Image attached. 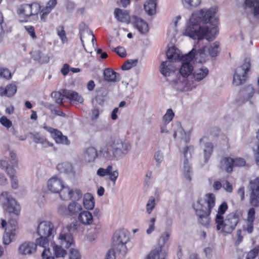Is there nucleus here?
Returning <instances> with one entry per match:
<instances>
[{
	"label": "nucleus",
	"instance_id": "nucleus-2",
	"mask_svg": "<svg viewBox=\"0 0 259 259\" xmlns=\"http://www.w3.org/2000/svg\"><path fill=\"white\" fill-rule=\"evenodd\" d=\"M196 54V50L192 49L185 55L181 61L179 72L181 77L170 81L171 86L180 92H187L195 88L197 84L194 81H189V77L192 76L194 67L191 63Z\"/></svg>",
	"mask_w": 259,
	"mask_h": 259
},
{
	"label": "nucleus",
	"instance_id": "nucleus-15",
	"mask_svg": "<svg viewBox=\"0 0 259 259\" xmlns=\"http://www.w3.org/2000/svg\"><path fill=\"white\" fill-rule=\"evenodd\" d=\"M193 146H186L184 151L185 160L183 163V172L186 179L189 182L191 181V175L192 174V169L189 162V159L191 157L192 152L193 151Z\"/></svg>",
	"mask_w": 259,
	"mask_h": 259
},
{
	"label": "nucleus",
	"instance_id": "nucleus-42",
	"mask_svg": "<svg viewBox=\"0 0 259 259\" xmlns=\"http://www.w3.org/2000/svg\"><path fill=\"white\" fill-rule=\"evenodd\" d=\"M172 130L173 131V137L175 139L176 138L178 134L180 135L182 139L186 135V133L179 122H176L172 124Z\"/></svg>",
	"mask_w": 259,
	"mask_h": 259
},
{
	"label": "nucleus",
	"instance_id": "nucleus-25",
	"mask_svg": "<svg viewBox=\"0 0 259 259\" xmlns=\"http://www.w3.org/2000/svg\"><path fill=\"white\" fill-rule=\"evenodd\" d=\"M209 70L205 67H202L200 68L195 70L190 77L191 80L189 81H194L197 85V82L204 79L208 74Z\"/></svg>",
	"mask_w": 259,
	"mask_h": 259
},
{
	"label": "nucleus",
	"instance_id": "nucleus-46",
	"mask_svg": "<svg viewBox=\"0 0 259 259\" xmlns=\"http://www.w3.org/2000/svg\"><path fill=\"white\" fill-rule=\"evenodd\" d=\"M52 97L58 104L63 105L64 95L63 90L59 92H54L51 94Z\"/></svg>",
	"mask_w": 259,
	"mask_h": 259
},
{
	"label": "nucleus",
	"instance_id": "nucleus-27",
	"mask_svg": "<svg viewBox=\"0 0 259 259\" xmlns=\"http://www.w3.org/2000/svg\"><path fill=\"white\" fill-rule=\"evenodd\" d=\"M64 97L69 99L71 102L82 103L83 99L77 92L68 90H63Z\"/></svg>",
	"mask_w": 259,
	"mask_h": 259
},
{
	"label": "nucleus",
	"instance_id": "nucleus-28",
	"mask_svg": "<svg viewBox=\"0 0 259 259\" xmlns=\"http://www.w3.org/2000/svg\"><path fill=\"white\" fill-rule=\"evenodd\" d=\"M101 229L100 224H94L91 225L89 229H88L86 237L88 241L92 242L95 240L98 236V234Z\"/></svg>",
	"mask_w": 259,
	"mask_h": 259
},
{
	"label": "nucleus",
	"instance_id": "nucleus-8",
	"mask_svg": "<svg viewBox=\"0 0 259 259\" xmlns=\"http://www.w3.org/2000/svg\"><path fill=\"white\" fill-rule=\"evenodd\" d=\"M110 146L113 149V155L116 160L124 157L131 149L130 143L126 140L121 139L114 140Z\"/></svg>",
	"mask_w": 259,
	"mask_h": 259
},
{
	"label": "nucleus",
	"instance_id": "nucleus-64",
	"mask_svg": "<svg viewBox=\"0 0 259 259\" xmlns=\"http://www.w3.org/2000/svg\"><path fill=\"white\" fill-rule=\"evenodd\" d=\"M256 149H253L254 156L255 159L256 164L259 166V142L255 144Z\"/></svg>",
	"mask_w": 259,
	"mask_h": 259
},
{
	"label": "nucleus",
	"instance_id": "nucleus-17",
	"mask_svg": "<svg viewBox=\"0 0 259 259\" xmlns=\"http://www.w3.org/2000/svg\"><path fill=\"white\" fill-rule=\"evenodd\" d=\"M97 175L100 177L109 176V180L113 182V185H114L118 177L119 173L116 169L113 170V166L111 165H109L106 168H99L97 171Z\"/></svg>",
	"mask_w": 259,
	"mask_h": 259
},
{
	"label": "nucleus",
	"instance_id": "nucleus-47",
	"mask_svg": "<svg viewBox=\"0 0 259 259\" xmlns=\"http://www.w3.org/2000/svg\"><path fill=\"white\" fill-rule=\"evenodd\" d=\"M170 235V231H165L163 232L158 240V247H161L162 248L164 244L168 240Z\"/></svg>",
	"mask_w": 259,
	"mask_h": 259
},
{
	"label": "nucleus",
	"instance_id": "nucleus-12",
	"mask_svg": "<svg viewBox=\"0 0 259 259\" xmlns=\"http://www.w3.org/2000/svg\"><path fill=\"white\" fill-rule=\"evenodd\" d=\"M4 198L6 202L4 203V206L7 212L18 215L20 211V205L17 201L11 197L7 192H3L1 194V199Z\"/></svg>",
	"mask_w": 259,
	"mask_h": 259
},
{
	"label": "nucleus",
	"instance_id": "nucleus-63",
	"mask_svg": "<svg viewBox=\"0 0 259 259\" xmlns=\"http://www.w3.org/2000/svg\"><path fill=\"white\" fill-rule=\"evenodd\" d=\"M113 51L116 52L120 57H124L126 56V51L124 48L121 47H117L114 48Z\"/></svg>",
	"mask_w": 259,
	"mask_h": 259
},
{
	"label": "nucleus",
	"instance_id": "nucleus-16",
	"mask_svg": "<svg viewBox=\"0 0 259 259\" xmlns=\"http://www.w3.org/2000/svg\"><path fill=\"white\" fill-rule=\"evenodd\" d=\"M48 188L53 193H58L60 191H62L60 193V197L63 200L65 199V194L62 193V192L64 188H67V187L64 186L62 180L56 177L51 178L48 181Z\"/></svg>",
	"mask_w": 259,
	"mask_h": 259
},
{
	"label": "nucleus",
	"instance_id": "nucleus-38",
	"mask_svg": "<svg viewBox=\"0 0 259 259\" xmlns=\"http://www.w3.org/2000/svg\"><path fill=\"white\" fill-rule=\"evenodd\" d=\"M33 142L35 143H40L44 147L52 146L53 144L50 143L39 133H31Z\"/></svg>",
	"mask_w": 259,
	"mask_h": 259
},
{
	"label": "nucleus",
	"instance_id": "nucleus-26",
	"mask_svg": "<svg viewBox=\"0 0 259 259\" xmlns=\"http://www.w3.org/2000/svg\"><path fill=\"white\" fill-rule=\"evenodd\" d=\"M103 76L105 80L109 82H116L121 79L120 75L110 68L104 70Z\"/></svg>",
	"mask_w": 259,
	"mask_h": 259
},
{
	"label": "nucleus",
	"instance_id": "nucleus-36",
	"mask_svg": "<svg viewBox=\"0 0 259 259\" xmlns=\"http://www.w3.org/2000/svg\"><path fill=\"white\" fill-rule=\"evenodd\" d=\"M206 51L211 57H216L220 52L219 42L215 41L211 44L208 48L205 47L201 50V52Z\"/></svg>",
	"mask_w": 259,
	"mask_h": 259
},
{
	"label": "nucleus",
	"instance_id": "nucleus-54",
	"mask_svg": "<svg viewBox=\"0 0 259 259\" xmlns=\"http://www.w3.org/2000/svg\"><path fill=\"white\" fill-rule=\"evenodd\" d=\"M57 34L63 43L67 41L66 33L62 26H60L57 29Z\"/></svg>",
	"mask_w": 259,
	"mask_h": 259
},
{
	"label": "nucleus",
	"instance_id": "nucleus-59",
	"mask_svg": "<svg viewBox=\"0 0 259 259\" xmlns=\"http://www.w3.org/2000/svg\"><path fill=\"white\" fill-rule=\"evenodd\" d=\"M0 123L5 127L10 128L12 125V121L6 116H2L0 118Z\"/></svg>",
	"mask_w": 259,
	"mask_h": 259
},
{
	"label": "nucleus",
	"instance_id": "nucleus-30",
	"mask_svg": "<svg viewBox=\"0 0 259 259\" xmlns=\"http://www.w3.org/2000/svg\"><path fill=\"white\" fill-rule=\"evenodd\" d=\"M114 14L115 18L119 22L128 24L130 22V17L129 14L126 11L116 8L114 10Z\"/></svg>",
	"mask_w": 259,
	"mask_h": 259
},
{
	"label": "nucleus",
	"instance_id": "nucleus-14",
	"mask_svg": "<svg viewBox=\"0 0 259 259\" xmlns=\"http://www.w3.org/2000/svg\"><path fill=\"white\" fill-rule=\"evenodd\" d=\"M8 224L9 227L6 228L3 236V243L5 245H8L14 240L18 233L17 222L16 220L10 219Z\"/></svg>",
	"mask_w": 259,
	"mask_h": 259
},
{
	"label": "nucleus",
	"instance_id": "nucleus-34",
	"mask_svg": "<svg viewBox=\"0 0 259 259\" xmlns=\"http://www.w3.org/2000/svg\"><path fill=\"white\" fill-rule=\"evenodd\" d=\"M17 92V87L13 84H9L6 88L0 87V96L8 97L13 96Z\"/></svg>",
	"mask_w": 259,
	"mask_h": 259
},
{
	"label": "nucleus",
	"instance_id": "nucleus-40",
	"mask_svg": "<svg viewBox=\"0 0 259 259\" xmlns=\"http://www.w3.org/2000/svg\"><path fill=\"white\" fill-rule=\"evenodd\" d=\"M98 152L96 148L93 147L88 148L85 152V157L89 162H93L98 156Z\"/></svg>",
	"mask_w": 259,
	"mask_h": 259
},
{
	"label": "nucleus",
	"instance_id": "nucleus-53",
	"mask_svg": "<svg viewBox=\"0 0 259 259\" xmlns=\"http://www.w3.org/2000/svg\"><path fill=\"white\" fill-rule=\"evenodd\" d=\"M57 4V0H50L47 4L46 6L42 9L46 11L47 13H50L55 7Z\"/></svg>",
	"mask_w": 259,
	"mask_h": 259
},
{
	"label": "nucleus",
	"instance_id": "nucleus-6",
	"mask_svg": "<svg viewBox=\"0 0 259 259\" xmlns=\"http://www.w3.org/2000/svg\"><path fill=\"white\" fill-rule=\"evenodd\" d=\"M56 233L53 224L48 221L40 222L37 227V234L39 236L36 239L37 245L40 246L45 247L51 241Z\"/></svg>",
	"mask_w": 259,
	"mask_h": 259
},
{
	"label": "nucleus",
	"instance_id": "nucleus-58",
	"mask_svg": "<svg viewBox=\"0 0 259 259\" xmlns=\"http://www.w3.org/2000/svg\"><path fill=\"white\" fill-rule=\"evenodd\" d=\"M46 246L47 245L44 247L45 248L41 254L42 259H54V257L52 255L51 252H50V248H47Z\"/></svg>",
	"mask_w": 259,
	"mask_h": 259
},
{
	"label": "nucleus",
	"instance_id": "nucleus-35",
	"mask_svg": "<svg viewBox=\"0 0 259 259\" xmlns=\"http://www.w3.org/2000/svg\"><path fill=\"white\" fill-rule=\"evenodd\" d=\"M165 253L162 251L161 247H158L152 250L147 255L146 259H165Z\"/></svg>",
	"mask_w": 259,
	"mask_h": 259
},
{
	"label": "nucleus",
	"instance_id": "nucleus-22",
	"mask_svg": "<svg viewBox=\"0 0 259 259\" xmlns=\"http://www.w3.org/2000/svg\"><path fill=\"white\" fill-rule=\"evenodd\" d=\"M242 6L244 10L252 12L253 17L259 19V0H244Z\"/></svg>",
	"mask_w": 259,
	"mask_h": 259
},
{
	"label": "nucleus",
	"instance_id": "nucleus-37",
	"mask_svg": "<svg viewBox=\"0 0 259 259\" xmlns=\"http://www.w3.org/2000/svg\"><path fill=\"white\" fill-rule=\"evenodd\" d=\"M83 204L86 209H93L95 206L93 196L91 193H86L83 196Z\"/></svg>",
	"mask_w": 259,
	"mask_h": 259
},
{
	"label": "nucleus",
	"instance_id": "nucleus-21",
	"mask_svg": "<svg viewBox=\"0 0 259 259\" xmlns=\"http://www.w3.org/2000/svg\"><path fill=\"white\" fill-rule=\"evenodd\" d=\"M37 244L32 241H24L20 245L18 252L22 255H31L36 251Z\"/></svg>",
	"mask_w": 259,
	"mask_h": 259
},
{
	"label": "nucleus",
	"instance_id": "nucleus-43",
	"mask_svg": "<svg viewBox=\"0 0 259 259\" xmlns=\"http://www.w3.org/2000/svg\"><path fill=\"white\" fill-rule=\"evenodd\" d=\"M57 169L60 171V172L68 174L73 173L72 165L69 162H63L58 164L57 165Z\"/></svg>",
	"mask_w": 259,
	"mask_h": 259
},
{
	"label": "nucleus",
	"instance_id": "nucleus-56",
	"mask_svg": "<svg viewBox=\"0 0 259 259\" xmlns=\"http://www.w3.org/2000/svg\"><path fill=\"white\" fill-rule=\"evenodd\" d=\"M259 252V247H256L251 250L247 254L246 259H254L258 254Z\"/></svg>",
	"mask_w": 259,
	"mask_h": 259
},
{
	"label": "nucleus",
	"instance_id": "nucleus-48",
	"mask_svg": "<svg viewBox=\"0 0 259 259\" xmlns=\"http://www.w3.org/2000/svg\"><path fill=\"white\" fill-rule=\"evenodd\" d=\"M155 198L153 196H151L146 205V210L148 214H150L151 213L155 207Z\"/></svg>",
	"mask_w": 259,
	"mask_h": 259
},
{
	"label": "nucleus",
	"instance_id": "nucleus-49",
	"mask_svg": "<svg viewBox=\"0 0 259 259\" xmlns=\"http://www.w3.org/2000/svg\"><path fill=\"white\" fill-rule=\"evenodd\" d=\"M63 247L56 245L54 247V251L56 257H64L67 253L66 250L63 248Z\"/></svg>",
	"mask_w": 259,
	"mask_h": 259
},
{
	"label": "nucleus",
	"instance_id": "nucleus-31",
	"mask_svg": "<svg viewBox=\"0 0 259 259\" xmlns=\"http://www.w3.org/2000/svg\"><path fill=\"white\" fill-rule=\"evenodd\" d=\"M78 221L84 225H93V217L89 211H83L79 213L78 217Z\"/></svg>",
	"mask_w": 259,
	"mask_h": 259
},
{
	"label": "nucleus",
	"instance_id": "nucleus-9",
	"mask_svg": "<svg viewBox=\"0 0 259 259\" xmlns=\"http://www.w3.org/2000/svg\"><path fill=\"white\" fill-rule=\"evenodd\" d=\"M241 216L242 212L239 209L228 214L225 220L223 219V223L221 226L222 231L227 234L232 233L235 229Z\"/></svg>",
	"mask_w": 259,
	"mask_h": 259
},
{
	"label": "nucleus",
	"instance_id": "nucleus-52",
	"mask_svg": "<svg viewBox=\"0 0 259 259\" xmlns=\"http://www.w3.org/2000/svg\"><path fill=\"white\" fill-rule=\"evenodd\" d=\"M154 159L156 162V167H160V164L163 160V155L162 152L160 151H156L154 154Z\"/></svg>",
	"mask_w": 259,
	"mask_h": 259
},
{
	"label": "nucleus",
	"instance_id": "nucleus-39",
	"mask_svg": "<svg viewBox=\"0 0 259 259\" xmlns=\"http://www.w3.org/2000/svg\"><path fill=\"white\" fill-rule=\"evenodd\" d=\"M32 58L34 60L40 63H48L50 60L49 57L47 55L42 54L39 50L36 51L33 53Z\"/></svg>",
	"mask_w": 259,
	"mask_h": 259
},
{
	"label": "nucleus",
	"instance_id": "nucleus-55",
	"mask_svg": "<svg viewBox=\"0 0 259 259\" xmlns=\"http://www.w3.org/2000/svg\"><path fill=\"white\" fill-rule=\"evenodd\" d=\"M156 221V218L153 217L150 219L149 222V227L146 230V233L147 234H150L154 231L155 230V223Z\"/></svg>",
	"mask_w": 259,
	"mask_h": 259
},
{
	"label": "nucleus",
	"instance_id": "nucleus-10",
	"mask_svg": "<svg viewBox=\"0 0 259 259\" xmlns=\"http://www.w3.org/2000/svg\"><path fill=\"white\" fill-rule=\"evenodd\" d=\"M250 68V60L245 58L243 64L236 68L233 76V83L236 86L244 83L247 78V72Z\"/></svg>",
	"mask_w": 259,
	"mask_h": 259
},
{
	"label": "nucleus",
	"instance_id": "nucleus-41",
	"mask_svg": "<svg viewBox=\"0 0 259 259\" xmlns=\"http://www.w3.org/2000/svg\"><path fill=\"white\" fill-rule=\"evenodd\" d=\"M155 0H148L144 5V9L149 15H153L156 12V3Z\"/></svg>",
	"mask_w": 259,
	"mask_h": 259
},
{
	"label": "nucleus",
	"instance_id": "nucleus-60",
	"mask_svg": "<svg viewBox=\"0 0 259 259\" xmlns=\"http://www.w3.org/2000/svg\"><path fill=\"white\" fill-rule=\"evenodd\" d=\"M234 167L235 166H243L245 164V161L242 158H233Z\"/></svg>",
	"mask_w": 259,
	"mask_h": 259
},
{
	"label": "nucleus",
	"instance_id": "nucleus-45",
	"mask_svg": "<svg viewBox=\"0 0 259 259\" xmlns=\"http://www.w3.org/2000/svg\"><path fill=\"white\" fill-rule=\"evenodd\" d=\"M201 0H182L183 6L191 9L198 7L201 3Z\"/></svg>",
	"mask_w": 259,
	"mask_h": 259
},
{
	"label": "nucleus",
	"instance_id": "nucleus-32",
	"mask_svg": "<svg viewBox=\"0 0 259 259\" xmlns=\"http://www.w3.org/2000/svg\"><path fill=\"white\" fill-rule=\"evenodd\" d=\"M135 27L141 34H145L148 31V26L147 22L143 19L136 16H133Z\"/></svg>",
	"mask_w": 259,
	"mask_h": 259
},
{
	"label": "nucleus",
	"instance_id": "nucleus-29",
	"mask_svg": "<svg viewBox=\"0 0 259 259\" xmlns=\"http://www.w3.org/2000/svg\"><path fill=\"white\" fill-rule=\"evenodd\" d=\"M62 193L65 194V198L68 196L75 202L79 200L82 196V193L79 189L69 190L68 187L64 188Z\"/></svg>",
	"mask_w": 259,
	"mask_h": 259
},
{
	"label": "nucleus",
	"instance_id": "nucleus-51",
	"mask_svg": "<svg viewBox=\"0 0 259 259\" xmlns=\"http://www.w3.org/2000/svg\"><path fill=\"white\" fill-rule=\"evenodd\" d=\"M175 114L171 109H168L163 117V122L168 124L172 119Z\"/></svg>",
	"mask_w": 259,
	"mask_h": 259
},
{
	"label": "nucleus",
	"instance_id": "nucleus-20",
	"mask_svg": "<svg viewBox=\"0 0 259 259\" xmlns=\"http://www.w3.org/2000/svg\"><path fill=\"white\" fill-rule=\"evenodd\" d=\"M199 144L203 151L204 163H206L213 151V145L211 142L208 141L206 137L201 138L199 140Z\"/></svg>",
	"mask_w": 259,
	"mask_h": 259
},
{
	"label": "nucleus",
	"instance_id": "nucleus-13",
	"mask_svg": "<svg viewBox=\"0 0 259 259\" xmlns=\"http://www.w3.org/2000/svg\"><path fill=\"white\" fill-rule=\"evenodd\" d=\"M250 193L249 203L253 207L259 206V179L256 178L249 181L248 186Z\"/></svg>",
	"mask_w": 259,
	"mask_h": 259
},
{
	"label": "nucleus",
	"instance_id": "nucleus-50",
	"mask_svg": "<svg viewBox=\"0 0 259 259\" xmlns=\"http://www.w3.org/2000/svg\"><path fill=\"white\" fill-rule=\"evenodd\" d=\"M138 60H128L124 62L122 65L121 69L123 70H127L132 68L133 67L137 65Z\"/></svg>",
	"mask_w": 259,
	"mask_h": 259
},
{
	"label": "nucleus",
	"instance_id": "nucleus-5",
	"mask_svg": "<svg viewBox=\"0 0 259 259\" xmlns=\"http://www.w3.org/2000/svg\"><path fill=\"white\" fill-rule=\"evenodd\" d=\"M83 228L77 222H74L63 228L59 235L58 240L62 247L69 248L74 242L72 236L74 233H82Z\"/></svg>",
	"mask_w": 259,
	"mask_h": 259
},
{
	"label": "nucleus",
	"instance_id": "nucleus-57",
	"mask_svg": "<svg viewBox=\"0 0 259 259\" xmlns=\"http://www.w3.org/2000/svg\"><path fill=\"white\" fill-rule=\"evenodd\" d=\"M0 77L10 79L11 78V73L7 68H0Z\"/></svg>",
	"mask_w": 259,
	"mask_h": 259
},
{
	"label": "nucleus",
	"instance_id": "nucleus-1",
	"mask_svg": "<svg viewBox=\"0 0 259 259\" xmlns=\"http://www.w3.org/2000/svg\"><path fill=\"white\" fill-rule=\"evenodd\" d=\"M217 12V9L212 7L206 10L201 9L198 13L192 14L185 34L194 39L201 40L205 37L208 41L212 40L218 32Z\"/></svg>",
	"mask_w": 259,
	"mask_h": 259
},
{
	"label": "nucleus",
	"instance_id": "nucleus-7",
	"mask_svg": "<svg viewBox=\"0 0 259 259\" xmlns=\"http://www.w3.org/2000/svg\"><path fill=\"white\" fill-rule=\"evenodd\" d=\"M128 233L126 230L116 231L113 237L112 246L110 249H113L121 257H124L127 250L125 244L128 242Z\"/></svg>",
	"mask_w": 259,
	"mask_h": 259
},
{
	"label": "nucleus",
	"instance_id": "nucleus-23",
	"mask_svg": "<svg viewBox=\"0 0 259 259\" xmlns=\"http://www.w3.org/2000/svg\"><path fill=\"white\" fill-rule=\"evenodd\" d=\"M228 209V205L226 202H223L218 208V213L215 218V223L216 224V229L217 230L221 229L222 225L223 223V214Z\"/></svg>",
	"mask_w": 259,
	"mask_h": 259
},
{
	"label": "nucleus",
	"instance_id": "nucleus-62",
	"mask_svg": "<svg viewBox=\"0 0 259 259\" xmlns=\"http://www.w3.org/2000/svg\"><path fill=\"white\" fill-rule=\"evenodd\" d=\"M25 29L27 31V32L29 34L30 36L33 39H35L36 38V35L35 34L34 28L32 26H25Z\"/></svg>",
	"mask_w": 259,
	"mask_h": 259
},
{
	"label": "nucleus",
	"instance_id": "nucleus-24",
	"mask_svg": "<svg viewBox=\"0 0 259 259\" xmlns=\"http://www.w3.org/2000/svg\"><path fill=\"white\" fill-rule=\"evenodd\" d=\"M99 156L108 160H116V157L113 155V149H112L110 144H107L100 148Z\"/></svg>",
	"mask_w": 259,
	"mask_h": 259
},
{
	"label": "nucleus",
	"instance_id": "nucleus-33",
	"mask_svg": "<svg viewBox=\"0 0 259 259\" xmlns=\"http://www.w3.org/2000/svg\"><path fill=\"white\" fill-rule=\"evenodd\" d=\"M220 167L224 169L227 173H231L234 167L233 158L230 157H224L220 160Z\"/></svg>",
	"mask_w": 259,
	"mask_h": 259
},
{
	"label": "nucleus",
	"instance_id": "nucleus-18",
	"mask_svg": "<svg viewBox=\"0 0 259 259\" xmlns=\"http://www.w3.org/2000/svg\"><path fill=\"white\" fill-rule=\"evenodd\" d=\"M44 128L51 134L52 137L54 139L57 143L67 145L69 144V141L67 137L63 135L60 131L47 126H44Z\"/></svg>",
	"mask_w": 259,
	"mask_h": 259
},
{
	"label": "nucleus",
	"instance_id": "nucleus-4",
	"mask_svg": "<svg viewBox=\"0 0 259 259\" xmlns=\"http://www.w3.org/2000/svg\"><path fill=\"white\" fill-rule=\"evenodd\" d=\"M166 55L168 61L161 63L160 72L164 76H175L176 67L172 63L178 61H181L184 56L181 55L180 50L175 47L168 48Z\"/></svg>",
	"mask_w": 259,
	"mask_h": 259
},
{
	"label": "nucleus",
	"instance_id": "nucleus-19",
	"mask_svg": "<svg viewBox=\"0 0 259 259\" xmlns=\"http://www.w3.org/2000/svg\"><path fill=\"white\" fill-rule=\"evenodd\" d=\"M44 128L51 134L52 137L54 139L57 143L67 145L69 144V141L67 137L63 135L60 131L47 126H44Z\"/></svg>",
	"mask_w": 259,
	"mask_h": 259
},
{
	"label": "nucleus",
	"instance_id": "nucleus-44",
	"mask_svg": "<svg viewBox=\"0 0 259 259\" xmlns=\"http://www.w3.org/2000/svg\"><path fill=\"white\" fill-rule=\"evenodd\" d=\"M68 210L70 214H75L82 210V207L80 204L73 201L68 205Z\"/></svg>",
	"mask_w": 259,
	"mask_h": 259
},
{
	"label": "nucleus",
	"instance_id": "nucleus-3",
	"mask_svg": "<svg viewBox=\"0 0 259 259\" xmlns=\"http://www.w3.org/2000/svg\"><path fill=\"white\" fill-rule=\"evenodd\" d=\"M206 199L199 198L193 204V208L197 218V221L201 225L207 228L209 225L210 214L215 205V196L212 193L205 195Z\"/></svg>",
	"mask_w": 259,
	"mask_h": 259
},
{
	"label": "nucleus",
	"instance_id": "nucleus-61",
	"mask_svg": "<svg viewBox=\"0 0 259 259\" xmlns=\"http://www.w3.org/2000/svg\"><path fill=\"white\" fill-rule=\"evenodd\" d=\"M69 259H80V255L78 251L75 249L70 250Z\"/></svg>",
	"mask_w": 259,
	"mask_h": 259
},
{
	"label": "nucleus",
	"instance_id": "nucleus-11",
	"mask_svg": "<svg viewBox=\"0 0 259 259\" xmlns=\"http://www.w3.org/2000/svg\"><path fill=\"white\" fill-rule=\"evenodd\" d=\"M40 5L36 3L23 4L18 9L17 14L24 18L23 21L27 22L30 16L37 15L40 12Z\"/></svg>",
	"mask_w": 259,
	"mask_h": 259
}]
</instances>
